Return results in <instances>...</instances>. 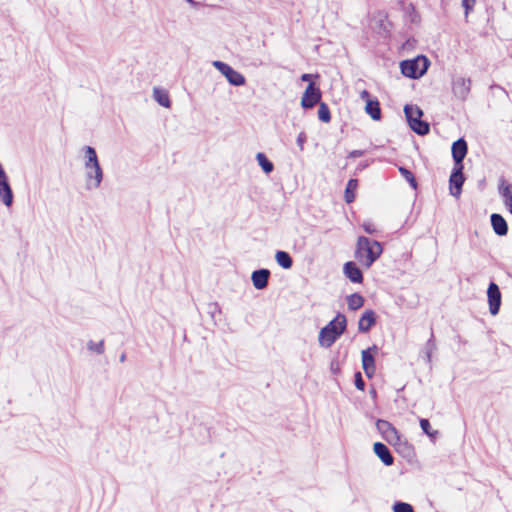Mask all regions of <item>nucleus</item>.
<instances>
[{
  "label": "nucleus",
  "instance_id": "obj_1",
  "mask_svg": "<svg viewBox=\"0 0 512 512\" xmlns=\"http://www.w3.org/2000/svg\"><path fill=\"white\" fill-rule=\"evenodd\" d=\"M84 152V168H85V188L93 190L100 187L104 172L100 165L96 150L94 147L86 145L82 148Z\"/></svg>",
  "mask_w": 512,
  "mask_h": 512
},
{
  "label": "nucleus",
  "instance_id": "obj_2",
  "mask_svg": "<svg viewBox=\"0 0 512 512\" xmlns=\"http://www.w3.org/2000/svg\"><path fill=\"white\" fill-rule=\"evenodd\" d=\"M383 248L377 240L359 236L356 243L355 259L365 268H370L381 256Z\"/></svg>",
  "mask_w": 512,
  "mask_h": 512
},
{
  "label": "nucleus",
  "instance_id": "obj_3",
  "mask_svg": "<svg viewBox=\"0 0 512 512\" xmlns=\"http://www.w3.org/2000/svg\"><path fill=\"white\" fill-rule=\"evenodd\" d=\"M347 318L338 312L337 315L321 328L318 336L319 345L324 348L331 347L346 331Z\"/></svg>",
  "mask_w": 512,
  "mask_h": 512
},
{
  "label": "nucleus",
  "instance_id": "obj_4",
  "mask_svg": "<svg viewBox=\"0 0 512 512\" xmlns=\"http://www.w3.org/2000/svg\"><path fill=\"white\" fill-rule=\"evenodd\" d=\"M430 66L429 59L424 55H418L412 59H406L400 62L401 73L410 79H419L428 70Z\"/></svg>",
  "mask_w": 512,
  "mask_h": 512
},
{
  "label": "nucleus",
  "instance_id": "obj_5",
  "mask_svg": "<svg viewBox=\"0 0 512 512\" xmlns=\"http://www.w3.org/2000/svg\"><path fill=\"white\" fill-rule=\"evenodd\" d=\"M212 64L223 76H225L231 85L238 87L245 84V77L229 64L220 60H216Z\"/></svg>",
  "mask_w": 512,
  "mask_h": 512
},
{
  "label": "nucleus",
  "instance_id": "obj_6",
  "mask_svg": "<svg viewBox=\"0 0 512 512\" xmlns=\"http://www.w3.org/2000/svg\"><path fill=\"white\" fill-rule=\"evenodd\" d=\"M376 428L382 437L391 445L396 446L401 442V435L398 430L387 420L378 419Z\"/></svg>",
  "mask_w": 512,
  "mask_h": 512
},
{
  "label": "nucleus",
  "instance_id": "obj_7",
  "mask_svg": "<svg viewBox=\"0 0 512 512\" xmlns=\"http://www.w3.org/2000/svg\"><path fill=\"white\" fill-rule=\"evenodd\" d=\"M464 166H453L449 177L450 194L459 198L462 193V187L465 182Z\"/></svg>",
  "mask_w": 512,
  "mask_h": 512
},
{
  "label": "nucleus",
  "instance_id": "obj_8",
  "mask_svg": "<svg viewBox=\"0 0 512 512\" xmlns=\"http://www.w3.org/2000/svg\"><path fill=\"white\" fill-rule=\"evenodd\" d=\"M378 350L377 345L374 344L361 352L362 368L368 378H372L375 374V355Z\"/></svg>",
  "mask_w": 512,
  "mask_h": 512
},
{
  "label": "nucleus",
  "instance_id": "obj_9",
  "mask_svg": "<svg viewBox=\"0 0 512 512\" xmlns=\"http://www.w3.org/2000/svg\"><path fill=\"white\" fill-rule=\"evenodd\" d=\"M321 90L314 83H309L301 98V106L304 109H311L321 100Z\"/></svg>",
  "mask_w": 512,
  "mask_h": 512
},
{
  "label": "nucleus",
  "instance_id": "obj_10",
  "mask_svg": "<svg viewBox=\"0 0 512 512\" xmlns=\"http://www.w3.org/2000/svg\"><path fill=\"white\" fill-rule=\"evenodd\" d=\"M487 298L489 304V312L493 316L497 315L500 311L502 296L499 286L493 281H491L488 285Z\"/></svg>",
  "mask_w": 512,
  "mask_h": 512
},
{
  "label": "nucleus",
  "instance_id": "obj_11",
  "mask_svg": "<svg viewBox=\"0 0 512 512\" xmlns=\"http://www.w3.org/2000/svg\"><path fill=\"white\" fill-rule=\"evenodd\" d=\"M468 152V145L466 140L461 137L454 141L451 146V153L454 166H464L463 160Z\"/></svg>",
  "mask_w": 512,
  "mask_h": 512
},
{
  "label": "nucleus",
  "instance_id": "obj_12",
  "mask_svg": "<svg viewBox=\"0 0 512 512\" xmlns=\"http://www.w3.org/2000/svg\"><path fill=\"white\" fill-rule=\"evenodd\" d=\"M471 90V79L458 77L452 82V92L460 100H465Z\"/></svg>",
  "mask_w": 512,
  "mask_h": 512
},
{
  "label": "nucleus",
  "instance_id": "obj_13",
  "mask_svg": "<svg viewBox=\"0 0 512 512\" xmlns=\"http://www.w3.org/2000/svg\"><path fill=\"white\" fill-rule=\"evenodd\" d=\"M343 274L352 283L360 284L364 280L362 270L354 261H348L343 265Z\"/></svg>",
  "mask_w": 512,
  "mask_h": 512
},
{
  "label": "nucleus",
  "instance_id": "obj_14",
  "mask_svg": "<svg viewBox=\"0 0 512 512\" xmlns=\"http://www.w3.org/2000/svg\"><path fill=\"white\" fill-rule=\"evenodd\" d=\"M271 272L269 269L260 268L251 274V281L255 289L263 290L267 287Z\"/></svg>",
  "mask_w": 512,
  "mask_h": 512
},
{
  "label": "nucleus",
  "instance_id": "obj_15",
  "mask_svg": "<svg viewBox=\"0 0 512 512\" xmlns=\"http://www.w3.org/2000/svg\"><path fill=\"white\" fill-rule=\"evenodd\" d=\"M377 322V315L374 310L367 309L361 315L358 321V330L361 333H367Z\"/></svg>",
  "mask_w": 512,
  "mask_h": 512
},
{
  "label": "nucleus",
  "instance_id": "obj_16",
  "mask_svg": "<svg viewBox=\"0 0 512 512\" xmlns=\"http://www.w3.org/2000/svg\"><path fill=\"white\" fill-rule=\"evenodd\" d=\"M375 455L385 466H391L394 463V457L389 448L382 442H375L373 445Z\"/></svg>",
  "mask_w": 512,
  "mask_h": 512
},
{
  "label": "nucleus",
  "instance_id": "obj_17",
  "mask_svg": "<svg viewBox=\"0 0 512 512\" xmlns=\"http://www.w3.org/2000/svg\"><path fill=\"white\" fill-rule=\"evenodd\" d=\"M490 223L494 233L498 236H506L508 233V224L505 218L499 213L490 215Z\"/></svg>",
  "mask_w": 512,
  "mask_h": 512
},
{
  "label": "nucleus",
  "instance_id": "obj_18",
  "mask_svg": "<svg viewBox=\"0 0 512 512\" xmlns=\"http://www.w3.org/2000/svg\"><path fill=\"white\" fill-rule=\"evenodd\" d=\"M408 125L414 133L420 136L427 135L430 132L429 123L422 120V118H413Z\"/></svg>",
  "mask_w": 512,
  "mask_h": 512
},
{
  "label": "nucleus",
  "instance_id": "obj_19",
  "mask_svg": "<svg viewBox=\"0 0 512 512\" xmlns=\"http://www.w3.org/2000/svg\"><path fill=\"white\" fill-rule=\"evenodd\" d=\"M365 112L375 121H379L381 119V108L379 101L374 98L373 100H368L365 105Z\"/></svg>",
  "mask_w": 512,
  "mask_h": 512
},
{
  "label": "nucleus",
  "instance_id": "obj_20",
  "mask_svg": "<svg viewBox=\"0 0 512 512\" xmlns=\"http://www.w3.org/2000/svg\"><path fill=\"white\" fill-rule=\"evenodd\" d=\"M153 98L160 106L165 108H169L171 106L169 94L165 89L155 87L153 89Z\"/></svg>",
  "mask_w": 512,
  "mask_h": 512
},
{
  "label": "nucleus",
  "instance_id": "obj_21",
  "mask_svg": "<svg viewBox=\"0 0 512 512\" xmlns=\"http://www.w3.org/2000/svg\"><path fill=\"white\" fill-rule=\"evenodd\" d=\"M275 260L277 264L283 269H290L293 266V259L291 255L283 250H278L275 253Z\"/></svg>",
  "mask_w": 512,
  "mask_h": 512
},
{
  "label": "nucleus",
  "instance_id": "obj_22",
  "mask_svg": "<svg viewBox=\"0 0 512 512\" xmlns=\"http://www.w3.org/2000/svg\"><path fill=\"white\" fill-rule=\"evenodd\" d=\"M365 299L359 293H353L347 296V305L349 310L356 311L364 305Z\"/></svg>",
  "mask_w": 512,
  "mask_h": 512
},
{
  "label": "nucleus",
  "instance_id": "obj_23",
  "mask_svg": "<svg viewBox=\"0 0 512 512\" xmlns=\"http://www.w3.org/2000/svg\"><path fill=\"white\" fill-rule=\"evenodd\" d=\"M404 114L407 123H410L413 118H422L423 111L416 105L406 104L404 106Z\"/></svg>",
  "mask_w": 512,
  "mask_h": 512
},
{
  "label": "nucleus",
  "instance_id": "obj_24",
  "mask_svg": "<svg viewBox=\"0 0 512 512\" xmlns=\"http://www.w3.org/2000/svg\"><path fill=\"white\" fill-rule=\"evenodd\" d=\"M358 187V180L357 179H349L346 188H345V194L344 198L345 201L349 204L352 203L355 200V191Z\"/></svg>",
  "mask_w": 512,
  "mask_h": 512
},
{
  "label": "nucleus",
  "instance_id": "obj_25",
  "mask_svg": "<svg viewBox=\"0 0 512 512\" xmlns=\"http://www.w3.org/2000/svg\"><path fill=\"white\" fill-rule=\"evenodd\" d=\"M256 160L258 162V165L266 174H269L274 170V164L268 159V157L264 153L258 152L256 154Z\"/></svg>",
  "mask_w": 512,
  "mask_h": 512
},
{
  "label": "nucleus",
  "instance_id": "obj_26",
  "mask_svg": "<svg viewBox=\"0 0 512 512\" xmlns=\"http://www.w3.org/2000/svg\"><path fill=\"white\" fill-rule=\"evenodd\" d=\"M498 192L504 201L512 198V184L507 182L504 177L499 179Z\"/></svg>",
  "mask_w": 512,
  "mask_h": 512
},
{
  "label": "nucleus",
  "instance_id": "obj_27",
  "mask_svg": "<svg viewBox=\"0 0 512 512\" xmlns=\"http://www.w3.org/2000/svg\"><path fill=\"white\" fill-rule=\"evenodd\" d=\"M419 424H420V427H421L423 433L426 434L432 441H434L438 437V435H439L438 430H433L431 428V424L428 419L421 418L419 420Z\"/></svg>",
  "mask_w": 512,
  "mask_h": 512
},
{
  "label": "nucleus",
  "instance_id": "obj_28",
  "mask_svg": "<svg viewBox=\"0 0 512 512\" xmlns=\"http://www.w3.org/2000/svg\"><path fill=\"white\" fill-rule=\"evenodd\" d=\"M400 174L402 175V177L409 183V185L413 188V189H417L418 187V183H417V180L414 176V174L406 167L404 166H400L398 168Z\"/></svg>",
  "mask_w": 512,
  "mask_h": 512
},
{
  "label": "nucleus",
  "instance_id": "obj_29",
  "mask_svg": "<svg viewBox=\"0 0 512 512\" xmlns=\"http://www.w3.org/2000/svg\"><path fill=\"white\" fill-rule=\"evenodd\" d=\"M318 119L323 123H329L331 121V112L328 105L325 102L319 103Z\"/></svg>",
  "mask_w": 512,
  "mask_h": 512
},
{
  "label": "nucleus",
  "instance_id": "obj_30",
  "mask_svg": "<svg viewBox=\"0 0 512 512\" xmlns=\"http://www.w3.org/2000/svg\"><path fill=\"white\" fill-rule=\"evenodd\" d=\"M393 512H414L413 506L409 503L396 501L393 504Z\"/></svg>",
  "mask_w": 512,
  "mask_h": 512
},
{
  "label": "nucleus",
  "instance_id": "obj_31",
  "mask_svg": "<svg viewBox=\"0 0 512 512\" xmlns=\"http://www.w3.org/2000/svg\"><path fill=\"white\" fill-rule=\"evenodd\" d=\"M87 348H88V350L93 351L97 354H103L104 353V340H101L97 343L90 340L87 343Z\"/></svg>",
  "mask_w": 512,
  "mask_h": 512
},
{
  "label": "nucleus",
  "instance_id": "obj_32",
  "mask_svg": "<svg viewBox=\"0 0 512 512\" xmlns=\"http://www.w3.org/2000/svg\"><path fill=\"white\" fill-rule=\"evenodd\" d=\"M425 348H426V358H427V361L430 362L431 361L432 351L436 348V344H435V341H434L433 334H431V337L426 342Z\"/></svg>",
  "mask_w": 512,
  "mask_h": 512
},
{
  "label": "nucleus",
  "instance_id": "obj_33",
  "mask_svg": "<svg viewBox=\"0 0 512 512\" xmlns=\"http://www.w3.org/2000/svg\"><path fill=\"white\" fill-rule=\"evenodd\" d=\"M354 384H355V387L360 390V391H364L365 389V381L362 377V374L360 371H357L355 374H354Z\"/></svg>",
  "mask_w": 512,
  "mask_h": 512
},
{
  "label": "nucleus",
  "instance_id": "obj_34",
  "mask_svg": "<svg viewBox=\"0 0 512 512\" xmlns=\"http://www.w3.org/2000/svg\"><path fill=\"white\" fill-rule=\"evenodd\" d=\"M362 228L367 234H375L377 232V228L375 224L371 220H365L362 223Z\"/></svg>",
  "mask_w": 512,
  "mask_h": 512
},
{
  "label": "nucleus",
  "instance_id": "obj_35",
  "mask_svg": "<svg viewBox=\"0 0 512 512\" xmlns=\"http://www.w3.org/2000/svg\"><path fill=\"white\" fill-rule=\"evenodd\" d=\"M207 312L214 319L216 313H220L221 310H220V307H219V305L217 303H210V304H208V311Z\"/></svg>",
  "mask_w": 512,
  "mask_h": 512
},
{
  "label": "nucleus",
  "instance_id": "obj_36",
  "mask_svg": "<svg viewBox=\"0 0 512 512\" xmlns=\"http://www.w3.org/2000/svg\"><path fill=\"white\" fill-rule=\"evenodd\" d=\"M475 1L476 0H462V6L465 9L466 15L473 9Z\"/></svg>",
  "mask_w": 512,
  "mask_h": 512
},
{
  "label": "nucleus",
  "instance_id": "obj_37",
  "mask_svg": "<svg viewBox=\"0 0 512 512\" xmlns=\"http://www.w3.org/2000/svg\"><path fill=\"white\" fill-rule=\"evenodd\" d=\"M306 134L304 132H301L298 136H297V139H296V142L298 144V146L300 147V150H303L304 148V143L306 142Z\"/></svg>",
  "mask_w": 512,
  "mask_h": 512
},
{
  "label": "nucleus",
  "instance_id": "obj_38",
  "mask_svg": "<svg viewBox=\"0 0 512 512\" xmlns=\"http://www.w3.org/2000/svg\"><path fill=\"white\" fill-rule=\"evenodd\" d=\"M364 155V151L363 150H352L349 155H348V158H358V157H361Z\"/></svg>",
  "mask_w": 512,
  "mask_h": 512
},
{
  "label": "nucleus",
  "instance_id": "obj_39",
  "mask_svg": "<svg viewBox=\"0 0 512 512\" xmlns=\"http://www.w3.org/2000/svg\"><path fill=\"white\" fill-rule=\"evenodd\" d=\"M314 77H318V75H313V74H308V73H304L301 75V80L304 81V82H309V83H312L311 80L312 78Z\"/></svg>",
  "mask_w": 512,
  "mask_h": 512
},
{
  "label": "nucleus",
  "instance_id": "obj_40",
  "mask_svg": "<svg viewBox=\"0 0 512 512\" xmlns=\"http://www.w3.org/2000/svg\"><path fill=\"white\" fill-rule=\"evenodd\" d=\"M360 97L362 100H365V102L367 103L368 100H373L371 98V95L370 93L367 91V90H363L360 94Z\"/></svg>",
  "mask_w": 512,
  "mask_h": 512
},
{
  "label": "nucleus",
  "instance_id": "obj_41",
  "mask_svg": "<svg viewBox=\"0 0 512 512\" xmlns=\"http://www.w3.org/2000/svg\"><path fill=\"white\" fill-rule=\"evenodd\" d=\"M504 204L506 205L508 211L512 214V198L505 200Z\"/></svg>",
  "mask_w": 512,
  "mask_h": 512
},
{
  "label": "nucleus",
  "instance_id": "obj_42",
  "mask_svg": "<svg viewBox=\"0 0 512 512\" xmlns=\"http://www.w3.org/2000/svg\"><path fill=\"white\" fill-rule=\"evenodd\" d=\"M120 362H124L126 360V354L122 353L119 358Z\"/></svg>",
  "mask_w": 512,
  "mask_h": 512
},
{
  "label": "nucleus",
  "instance_id": "obj_43",
  "mask_svg": "<svg viewBox=\"0 0 512 512\" xmlns=\"http://www.w3.org/2000/svg\"><path fill=\"white\" fill-rule=\"evenodd\" d=\"M188 3H190L192 6H196L198 5L197 2H195L194 0H186Z\"/></svg>",
  "mask_w": 512,
  "mask_h": 512
},
{
  "label": "nucleus",
  "instance_id": "obj_44",
  "mask_svg": "<svg viewBox=\"0 0 512 512\" xmlns=\"http://www.w3.org/2000/svg\"><path fill=\"white\" fill-rule=\"evenodd\" d=\"M370 394H371V396L375 397V396H376V391H375V389H372V390L370 391Z\"/></svg>",
  "mask_w": 512,
  "mask_h": 512
}]
</instances>
